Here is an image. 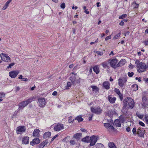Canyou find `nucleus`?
<instances>
[{
    "instance_id": "f257e3e1",
    "label": "nucleus",
    "mask_w": 148,
    "mask_h": 148,
    "mask_svg": "<svg viewBox=\"0 0 148 148\" xmlns=\"http://www.w3.org/2000/svg\"><path fill=\"white\" fill-rule=\"evenodd\" d=\"M135 64L137 68V71L139 72H144L147 69L146 65L145 63L140 62L138 60H137L135 62Z\"/></svg>"
},
{
    "instance_id": "f03ea898",
    "label": "nucleus",
    "mask_w": 148,
    "mask_h": 148,
    "mask_svg": "<svg viewBox=\"0 0 148 148\" xmlns=\"http://www.w3.org/2000/svg\"><path fill=\"white\" fill-rule=\"evenodd\" d=\"M123 103L127 104L128 106V108L132 109L133 108L134 105V100L131 98L127 97L125 98L123 101Z\"/></svg>"
},
{
    "instance_id": "7ed1b4c3",
    "label": "nucleus",
    "mask_w": 148,
    "mask_h": 148,
    "mask_svg": "<svg viewBox=\"0 0 148 148\" xmlns=\"http://www.w3.org/2000/svg\"><path fill=\"white\" fill-rule=\"evenodd\" d=\"M110 66L114 69H116L118 67V60L116 58L110 59L108 60Z\"/></svg>"
},
{
    "instance_id": "20e7f679",
    "label": "nucleus",
    "mask_w": 148,
    "mask_h": 148,
    "mask_svg": "<svg viewBox=\"0 0 148 148\" xmlns=\"http://www.w3.org/2000/svg\"><path fill=\"white\" fill-rule=\"evenodd\" d=\"M1 58L2 60L6 62H10L11 61L10 57L6 54L2 53L0 54Z\"/></svg>"
},
{
    "instance_id": "39448f33",
    "label": "nucleus",
    "mask_w": 148,
    "mask_h": 148,
    "mask_svg": "<svg viewBox=\"0 0 148 148\" xmlns=\"http://www.w3.org/2000/svg\"><path fill=\"white\" fill-rule=\"evenodd\" d=\"M77 74H75L74 76H72L70 77V80L72 84L74 86L76 85L77 84L80 82V79H77L75 77V76Z\"/></svg>"
},
{
    "instance_id": "423d86ee",
    "label": "nucleus",
    "mask_w": 148,
    "mask_h": 148,
    "mask_svg": "<svg viewBox=\"0 0 148 148\" xmlns=\"http://www.w3.org/2000/svg\"><path fill=\"white\" fill-rule=\"evenodd\" d=\"M98 137L96 136L93 135L90 137V146H93L95 145L97 142Z\"/></svg>"
},
{
    "instance_id": "0eeeda50",
    "label": "nucleus",
    "mask_w": 148,
    "mask_h": 148,
    "mask_svg": "<svg viewBox=\"0 0 148 148\" xmlns=\"http://www.w3.org/2000/svg\"><path fill=\"white\" fill-rule=\"evenodd\" d=\"M64 126L63 124L59 123L54 126L53 130L55 131H59L64 129Z\"/></svg>"
},
{
    "instance_id": "6e6552de",
    "label": "nucleus",
    "mask_w": 148,
    "mask_h": 148,
    "mask_svg": "<svg viewBox=\"0 0 148 148\" xmlns=\"http://www.w3.org/2000/svg\"><path fill=\"white\" fill-rule=\"evenodd\" d=\"M38 103L40 106L42 108L44 107L46 104L45 99L44 98H40L38 99Z\"/></svg>"
},
{
    "instance_id": "1a4fd4ad",
    "label": "nucleus",
    "mask_w": 148,
    "mask_h": 148,
    "mask_svg": "<svg viewBox=\"0 0 148 148\" xmlns=\"http://www.w3.org/2000/svg\"><path fill=\"white\" fill-rule=\"evenodd\" d=\"M91 110L93 113L97 114H99L101 113L102 110L99 107L96 108L92 107L91 108Z\"/></svg>"
},
{
    "instance_id": "9d476101",
    "label": "nucleus",
    "mask_w": 148,
    "mask_h": 148,
    "mask_svg": "<svg viewBox=\"0 0 148 148\" xmlns=\"http://www.w3.org/2000/svg\"><path fill=\"white\" fill-rule=\"evenodd\" d=\"M142 106L143 108H145L148 106V100L146 97L144 96L142 98Z\"/></svg>"
},
{
    "instance_id": "9b49d317",
    "label": "nucleus",
    "mask_w": 148,
    "mask_h": 148,
    "mask_svg": "<svg viewBox=\"0 0 148 148\" xmlns=\"http://www.w3.org/2000/svg\"><path fill=\"white\" fill-rule=\"evenodd\" d=\"M127 80V77L122 79H119L118 80V84L119 86L121 87H123L124 86V84L126 83Z\"/></svg>"
},
{
    "instance_id": "f8f14e48",
    "label": "nucleus",
    "mask_w": 148,
    "mask_h": 148,
    "mask_svg": "<svg viewBox=\"0 0 148 148\" xmlns=\"http://www.w3.org/2000/svg\"><path fill=\"white\" fill-rule=\"evenodd\" d=\"M16 130L17 134H19L25 132L26 129L24 126H21L17 127Z\"/></svg>"
},
{
    "instance_id": "ddd939ff",
    "label": "nucleus",
    "mask_w": 148,
    "mask_h": 148,
    "mask_svg": "<svg viewBox=\"0 0 148 148\" xmlns=\"http://www.w3.org/2000/svg\"><path fill=\"white\" fill-rule=\"evenodd\" d=\"M19 73V72L18 71H12L9 72V75L12 78H14L17 76Z\"/></svg>"
},
{
    "instance_id": "4468645a",
    "label": "nucleus",
    "mask_w": 148,
    "mask_h": 148,
    "mask_svg": "<svg viewBox=\"0 0 148 148\" xmlns=\"http://www.w3.org/2000/svg\"><path fill=\"white\" fill-rule=\"evenodd\" d=\"M28 103L26 101H24L21 102L18 105L19 110L20 109H22L23 108L28 105Z\"/></svg>"
},
{
    "instance_id": "2eb2a0df",
    "label": "nucleus",
    "mask_w": 148,
    "mask_h": 148,
    "mask_svg": "<svg viewBox=\"0 0 148 148\" xmlns=\"http://www.w3.org/2000/svg\"><path fill=\"white\" fill-rule=\"evenodd\" d=\"M145 130H142L140 129H138L137 131V134L139 136L143 137Z\"/></svg>"
},
{
    "instance_id": "dca6fc26",
    "label": "nucleus",
    "mask_w": 148,
    "mask_h": 148,
    "mask_svg": "<svg viewBox=\"0 0 148 148\" xmlns=\"http://www.w3.org/2000/svg\"><path fill=\"white\" fill-rule=\"evenodd\" d=\"M115 92L118 95L121 101L123 99V95L120 92L119 90L117 88H115L114 89Z\"/></svg>"
},
{
    "instance_id": "f3484780",
    "label": "nucleus",
    "mask_w": 148,
    "mask_h": 148,
    "mask_svg": "<svg viewBox=\"0 0 148 148\" xmlns=\"http://www.w3.org/2000/svg\"><path fill=\"white\" fill-rule=\"evenodd\" d=\"M29 137L27 136H25L23 137L22 140L23 144H27L29 143Z\"/></svg>"
},
{
    "instance_id": "a211bd4d",
    "label": "nucleus",
    "mask_w": 148,
    "mask_h": 148,
    "mask_svg": "<svg viewBox=\"0 0 148 148\" xmlns=\"http://www.w3.org/2000/svg\"><path fill=\"white\" fill-rule=\"evenodd\" d=\"M108 100L109 102L111 103H115L116 100V98L115 97H112L110 96L108 97Z\"/></svg>"
},
{
    "instance_id": "6ab92c4d",
    "label": "nucleus",
    "mask_w": 148,
    "mask_h": 148,
    "mask_svg": "<svg viewBox=\"0 0 148 148\" xmlns=\"http://www.w3.org/2000/svg\"><path fill=\"white\" fill-rule=\"evenodd\" d=\"M103 86L106 89L108 90L110 88V84L108 82H105L103 84Z\"/></svg>"
},
{
    "instance_id": "aec40b11",
    "label": "nucleus",
    "mask_w": 148,
    "mask_h": 148,
    "mask_svg": "<svg viewBox=\"0 0 148 148\" xmlns=\"http://www.w3.org/2000/svg\"><path fill=\"white\" fill-rule=\"evenodd\" d=\"M90 137L89 136H86L83 138L82 140V141L85 143H89L90 141Z\"/></svg>"
},
{
    "instance_id": "412c9836",
    "label": "nucleus",
    "mask_w": 148,
    "mask_h": 148,
    "mask_svg": "<svg viewBox=\"0 0 148 148\" xmlns=\"http://www.w3.org/2000/svg\"><path fill=\"white\" fill-rule=\"evenodd\" d=\"M125 63V59L121 60L118 63V67H120L124 65Z\"/></svg>"
},
{
    "instance_id": "4be33fe9",
    "label": "nucleus",
    "mask_w": 148,
    "mask_h": 148,
    "mask_svg": "<svg viewBox=\"0 0 148 148\" xmlns=\"http://www.w3.org/2000/svg\"><path fill=\"white\" fill-rule=\"evenodd\" d=\"M101 64L102 65V66L104 69L107 68H109V66L108 65V63L107 61H104L101 63Z\"/></svg>"
},
{
    "instance_id": "5701e85b",
    "label": "nucleus",
    "mask_w": 148,
    "mask_h": 148,
    "mask_svg": "<svg viewBox=\"0 0 148 148\" xmlns=\"http://www.w3.org/2000/svg\"><path fill=\"white\" fill-rule=\"evenodd\" d=\"M12 0H8L4 5V6L2 8V10H4L6 9L8 7L9 3H10Z\"/></svg>"
},
{
    "instance_id": "b1692460",
    "label": "nucleus",
    "mask_w": 148,
    "mask_h": 148,
    "mask_svg": "<svg viewBox=\"0 0 148 148\" xmlns=\"http://www.w3.org/2000/svg\"><path fill=\"white\" fill-rule=\"evenodd\" d=\"M93 70L96 74H98L99 72V68L97 66H94L93 68Z\"/></svg>"
},
{
    "instance_id": "393cba45",
    "label": "nucleus",
    "mask_w": 148,
    "mask_h": 148,
    "mask_svg": "<svg viewBox=\"0 0 148 148\" xmlns=\"http://www.w3.org/2000/svg\"><path fill=\"white\" fill-rule=\"evenodd\" d=\"M90 87L92 89V91L95 93L97 92L99 90L98 88L96 86H91Z\"/></svg>"
},
{
    "instance_id": "a878e982",
    "label": "nucleus",
    "mask_w": 148,
    "mask_h": 148,
    "mask_svg": "<svg viewBox=\"0 0 148 148\" xmlns=\"http://www.w3.org/2000/svg\"><path fill=\"white\" fill-rule=\"evenodd\" d=\"M108 146L110 148H116L114 143L113 142H109L108 143Z\"/></svg>"
},
{
    "instance_id": "bb28decb",
    "label": "nucleus",
    "mask_w": 148,
    "mask_h": 148,
    "mask_svg": "<svg viewBox=\"0 0 148 148\" xmlns=\"http://www.w3.org/2000/svg\"><path fill=\"white\" fill-rule=\"evenodd\" d=\"M40 132L39 130L38 129L34 130L33 133V136H37L39 134Z\"/></svg>"
},
{
    "instance_id": "cd10ccee",
    "label": "nucleus",
    "mask_w": 148,
    "mask_h": 148,
    "mask_svg": "<svg viewBox=\"0 0 148 148\" xmlns=\"http://www.w3.org/2000/svg\"><path fill=\"white\" fill-rule=\"evenodd\" d=\"M51 133L50 132H47L45 133L43 135V137L45 138L49 137L51 136Z\"/></svg>"
},
{
    "instance_id": "c85d7f7f",
    "label": "nucleus",
    "mask_w": 148,
    "mask_h": 148,
    "mask_svg": "<svg viewBox=\"0 0 148 148\" xmlns=\"http://www.w3.org/2000/svg\"><path fill=\"white\" fill-rule=\"evenodd\" d=\"M120 123L121 121L119 119L115 120L114 121V123L117 127H120L121 126Z\"/></svg>"
},
{
    "instance_id": "c756f323",
    "label": "nucleus",
    "mask_w": 148,
    "mask_h": 148,
    "mask_svg": "<svg viewBox=\"0 0 148 148\" xmlns=\"http://www.w3.org/2000/svg\"><path fill=\"white\" fill-rule=\"evenodd\" d=\"M95 146L96 148H104V145L101 143H97Z\"/></svg>"
},
{
    "instance_id": "7c9ffc66",
    "label": "nucleus",
    "mask_w": 148,
    "mask_h": 148,
    "mask_svg": "<svg viewBox=\"0 0 148 148\" xmlns=\"http://www.w3.org/2000/svg\"><path fill=\"white\" fill-rule=\"evenodd\" d=\"M75 119L78 121V122H80L83 120V119L81 116H78L76 117L75 118Z\"/></svg>"
},
{
    "instance_id": "2f4dec72",
    "label": "nucleus",
    "mask_w": 148,
    "mask_h": 148,
    "mask_svg": "<svg viewBox=\"0 0 148 148\" xmlns=\"http://www.w3.org/2000/svg\"><path fill=\"white\" fill-rule=\"evenodd\" d=\"M132 88L134 91H135L138 90V86L136 84H134L132 86Z\"/></svg>"
},
{
    "instance_id": "473e14b6",
    "label": "nucleus",
    "mask_w": 148,
    "mask_h": 148,
    "mask_svg": "<svg viewBox=\"0 0 148 148\" xmlns=\"http://www.w3.org/2000/svg\"><path fill=\"white\" fill-rule=\"evenodd\" d=\"M136 114L137 116L140 119H142L144 116V115L143 114H141L138 112H136Z\"/></svg>"
},
{
    "instance_id": "72a5a7b5",
    "label": "nucleus",
    "mask_w": 148,
    "mask_h": 148,
    "mask_svg": "<svg viewBox=\"0 0 148 148\" xmlns=\"http://www.w3.org/2000/svg\"><path fill=\"white\" fill-rule=\"evenodd\" d=\"M121 123H123L125 121V118L123 116L121 115L119 117V119Z\"/></svg>"
},
{
    "instance_id": "f704fd0d",
    "label": "nucleus",
    "mask_w": 148,
    "mask_h": 148,
    "mask_svg": "<svg viewBox=\"0 0 148 148\" xmlns=\"http://www.w3.org/2000/svg\"><path fill=\"white\" fill-rule=\"evenodd\" d=\"M82 136V134L81 133H77L74 135L73 137L76 138H79Z\"/></svg>"
},
{
    "instance_id": "c9c22d12",
    "label": "nucleus",
    "mask_w": 148,
    "mask_h": 148,
    "mask_svg": "<svg viewBox=\"0 0 148 148\" xmlns=\"http://www.w3.org/2000/svg\"><path fill=\"white\" fill-rule=\"evenodd\" d=\"M33 141H34L35 143V144H38L40 143V140L39 139L37 138H35L33 140Z\"/></svg>"
},
{
    "instance_id": "e433bc0d",
    "label": "nucleus",
    "mask_w": 148,
    "mask_h": 148,
    "mask_svg": "<svg viewBox=\"0 0 148 148\" xmlns=\"http://www.w3.org/2000/svg\"><path fill=\"white\" fill-rule=\"evenodd\" d=\"M74 121V119H73L72 116H70L69 118L68 121L69 123H73Z\"/></svg>"
},
{
    "instance_id": "4c0bfd02",
    "label": "nucleus",
    "mask_w": 148,
    "mask_h": 148,
    "mask_svg": "<svg viewBox=\"0 0 148 148\" xmlns=\"http://www.w3.org/2000/svg\"><path fill=\"white\" fill-rule=\"evenodd\" d=\"M124 104V106L122 108V111L123 112H124V111H125V110H126H126H125V108H126L127 106V104H125V103Z\"/></svg>"
},
{
    "instance_id": "58836bf2",
    "label": "nucleus",
    "mask_w": 148,
    "mask_h": 148,
    "mask_svg": "<svg viewBox=\"0 0 148 148\" xmlns=\"http://www.w3.org/2000/svg\"><path fill=\"white\" fill-rule=\"evenodd\" d=\"M127 16V15L126 14H122L121 16H120L119 17V19H123V18H125Z\"/></svg>"
},
{
    "instance_id": "ea45409f",
    "label": "nucleus",
    "mask_w": 148,
    "mask_h": 148,
    "mask_svg": "<svg viewBox=\"0 0 148 148\" xmlns=\"http://www.w3.org/2000/svg\"><path fill=\"white\" fill-rule=\"evenodd\" d=\"M71 82H69L67 83V86H66V89H69L71 87Z\"/></svg>"
},
{
    "instance_id": "a19ab883",
    "label": "nucleus",
    "mask_w": 148,
    "mask_h": 148,
    "mask_svg": "<svg viewBox=\"0 0 148 148\" xmlns=\"http://www.w3.org/2000/svg\"><path fill=\"white\" fill-rule=\"evenodd\" d=\"M132 5L134 8H137L138 7V4H137L135 2H133Z\"/></svg>"
},
{
    "instance_id": "79ce46f5",
    "label": "nucleus",
    "mask_w": 148,
    "mask_h": 148,
    "mask_svg": "<svg viewBox=\"0 0 148 148\" xmlns=\"http://www.w3.org/2000/svg\"><path fill=\"white\" fill-rule=\"evenodd\" d=\"M34 98H30L29 99H28L26 101V102H27L28 103V104L30 103V102H31L32 101H33L34 100Z\"/></svg>"
},
{
    "instance_id": "37998d69",
    "label": "nucleus",
    "mask_w": 148,
    "mask_h": 148,
    "mask_svg": "<svg viewBox=\"0 0 148 148\" xmlns=\"http://www.w3.org/2000/svg\"><path fill=\"white\" fill-rule=\"evenodd\" d=\"M15 64V63L14 62L12 63L9 65V66H7V69L11 68L12 66H13Z\"/></svg>"
},
{
    "instance_id": "c03bdc74",
    "label": "nucleus",
    "mask_w": 148,
    "mask_h": 148,
    "mask_svg": "<svg viewBox=\"0 0 148 148\" xmlns=\"http://www.w3.org/2000/svg\"><path fill=\"white\" fill-rule=\"evenodd\" d=\"M44 146L43 143H41L40 144L38 145L37 148H43Z\"/></svg>"
},
{
    "instance_id": "a18cd8bd",
    "label": "nucleus",
    "mask_w": 148,
    "mask_h": 148,
    "mask_svg": "<svg viewBox=\"0 0 148 148\" xmlns=\"http://www.w3.org/2000/svg\"><path fill=\"white\" fill-rule=\"evenodd\" d=\"M108 130L109 131H110L114 130V127L113 126L110 125V126H109V127L108 128Z\"/></svg>"
},
{
    "instance_id": "49530a36",
    "label": "nucleus",
    "mask_w": 148,
    "mask_h": 148,
    "mask_svg": "<svg viewBox=\"0 0 148 148\" xmlns=\"http://www.w3.org/2000/svg\"><path fill=\"white\" fill-rule=\"evenodd\" d=\"M121 35V33H119L118 34L116 35L114 37L113 39H116L118 38Z\"/></svg>"
},
{
    "instance_id": "de8ad7c7",
    "label": "nucleus",
    "mask_w": 148,
    "mask_h": 148,
    "mask_svg": "<svg viewBox=\"0 0 148 148\" xmlns=\"http://www.w3.org/2000/svg\"><path fill=\"white\" fill-rule=\"evenodd\" d=\"M5 94L4 92H0V98H2L4 97Z\"/></svg>"
},
{
    "instance_id": "09e8293b",
    "label": "nucleus",
    "mask_w": 148,
    "mask_h": 148,
    "mask_svg": "<svg viewBox=\"0 0 148 148\" xmlns=\"http://www.w3.org/2000/svg\"><path fill=\"white\" fill-rule=\"evenodd\" d=\"M104 125L106 127L108 128L110 125V123H106L104 124Z\"/></svg>"
},
{
    "instance_id": "8fccbe9b",
    "label": "nucleus",
    "mask_w": 148,
    "mask_h": 148,
    "mask_svg": "<svg viewBox=\"0 0 148 148\" xmlns=\"http://www.w3.org/2000/svg\"><path fill=\"white\" fill-rule=\"evenodd\" d=\"M145 121L148 124V115H145Z\"/></svg>"
},
{
    "instance_id": "3c124183",
    "label": "nucleus",
    "mask_w": 148,
    "mask_h": 148,
    "mask_svg": "<svg viewBox=\"0 0 148 148\" xmlns=\"http://www.w3.org/2000/svg\"><path fill=\"white\" fill-rule=\"evenodd\" d=\"M134 75V73L133 72H131V73L128 72V75L130 77H132Z\"/></svg>"
},
{
    "instance_id": "603ef678",
    "label": "nucleus",
    "mask_w": 148,
    "mask_h": 148,
    "mask_svg": "<svg viewBox=\"0 0 148 148\" xmlns=\"http://www.w3.org/2000/svg\"><path fill=\"white\" fill-rule=\"evenodd\" d=\"M60 7L62 8L63 9H64L65 8V3H62L60 5Z\"/></svg>"
},
{
    "instance_id": "864d4df0",
    "label": "nucleus",
    "mask_w": 148,
    "mask_h": 148,
    "mask_svg": "<svg viewBox=\"0 0 148 148\" xmlns=\"http://www.w3.org/2000/svg\"><path fill=\"white\" fill-rule=\"evenodd\" d=\"M136 127H134L132 129V132L134 134H136Z\"/></svg>"
},
{
    "instance_id": "5fc2aeb1",
    "label": "nucleus",
    "mask_w": 148,
    "mask_h": 148,
    "mask_svg": "<svg viewBox=\"0 0 148 148\" xmlns=\"http://www.w3.org/2000/svg\"><path fill=\"white\" fill-rule=\"evenodd\" d=\"M48 143V141L47 140H46L44 141L42 143L44 145V146H45L47 144V143Z\"/></svg>"
},
{
    "instance_id": "6e6d98bb",
    "label": "nucleus",
    "mask_w": 148,
    "mask_h": 148,
    "mask_svg": "<svg viewBox=\"0 0 148 148\" xmlns=\"http://www.w3.org/2000/svg\"><path fill=\"white\" fill-rule=\"evenodd\" d=\"M70 144L72 145H74L75 144V141L73 140H70Z\"/></svg>"
},
{
    "instance_id": "4d7b16f0",
    "label": "nucleus",
    "mask_w": 148,
    "mask_h": 148,
    "mask_svg": "<svg viewBox=\"0 0 148 148\" xmlns=\"http://www.w3.org/2000/svg\"><path fill=\"white\" fill-rule=\"evenodd\" d=\"M111 38V35L107 36L105 38L106 40H107L109 39H110Z\"/></svg>"
},
{
    "instance_id": "13d9d810",
    "label": "nucleus",
    "mask_w": 148,
    "mask_h": 148,
    "mask_svg": "<svg viewBox=\"0 0 148 148\" xmlns=\"http://www.w3.org/2000/svg\"><path fill=\"white\" fill-rule=\"evenodd\" d=\"M143 42L145 45H148V39L147 40L144 41Z\"/></svg>"
},
{
    "instance_id": "bf43d9fd",
    "label": "nucleus",
    "mask_w": 148,
    "mask_h": 148,
    "mask_svg": "<svg viewBox=\"0 0 148 148\" xmlns=\"http://www.w3.org/2000/svg\"><path fill=\"white\" fill-rule=\"evenodd\" d=\"M97 53L99 55H100V56H101L103 55V53L102 52H101L100 51H97Z\"/></svg>"
},
{
    "instance_id": "052dcab7",
    "label": "nucleus",
    "mask_w": 148,
    "mask_h": 148,
    "mask_svg": "<svg viewBox=\"0 0 148 148\" xmlns=\"http://www.w3.org/2000/svg\"><path fill=\"white\" fill-rule=\"evenodd\" d=\"M139 124L142 126H145V124L142 121H140L139 123Z\"/></svg>"
},
{
    "instance_id": "680f3d73",
    "label": "nucleus",
    "mask_w": 148,
    "mask_h": 148,
    "mask_svg": "<svg viewBox=\"0 0 148 148\" xmlns=\"http://www.w3.org/2000/svg\"><path fill=\"white\" fill-rule=\"evenodd\" d=\"M119 25L121 26H123L124 25V22L123 21H121V22H120L119 23Z\"/></svg>"
},
{
    "instance_id": "e2e57ef3",
    "label": "nucleus",
    "mask_w": 148,
    "mask_h": 148,
    "mask_svg": "<svg viewBox=\"0 0 148 148\" xmlns=\"http://www.w3.org/2000/svg\"><path fill=\"white\" fill-rule=\"evenodd\" d=\"M58 136V135H56L54 136L51 139V140L53 141V140L55 138H56Z\"/></svg>"
},
{
    "instance_id": "0e129e2a",
    "label": "nucleus",
    "mask_w": 148,
    "mask_h": 148,
    "mask_svg": "<svg viewBox=\"0 0 148 148\" xmlns=\"http://www.w3.org/2000/svg\"><path fill=\"white\" fill-rule=\"evenodd\" d=\"M112 112L113 114H117L116 112V111L115 109L113 110Z\"/></svg>"
},
{
    "instance_id": "69168bd1",
    "label": "nucleus",
    "mask_w": 148,
    "mask_h": 148,
    "mask_svg": "<svg viewBox=\"0 0 148 148\" xmlns=\"http://www.w3.org/2000/svg\"><path fill=\"white\" fill-rule=\"evenodd\" d=\"M57 94V92L56 91H54L52 93V95L53 96H56Z\"/></svg>"
},
{
    "instance_id": "338daca9",
    "label": "nucleus",
    "mask_w": 148,
    "mask_h": 148,
    "mask_svg": "<svg viewBox=\"0 0 148 148\" xmlns=\"http://www.w3.org/2000/svg\"><path fill=\"white\" fill-rule=\"evenodd\" d=\"M20 90V88L18 86L16 87V92H17L19 91Z\"/></svg>"
},
{
    "instance_id": "774afa93",
    "label": "nucleus",
    "mask_w": 148,
    "mask_h": 148,
    "mask_svg": "<svg viewBox=\"0 0 148 148\" xmlns=\"http://www.w3.org/2000/svg\"><path fill=\"white\" fill-rule=\"evenodd\" d=\"M129 34L130 32L129 31H127L125 33L124 36H126L127 35H128Z\"/></svg>"
}]
</instances>
